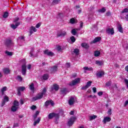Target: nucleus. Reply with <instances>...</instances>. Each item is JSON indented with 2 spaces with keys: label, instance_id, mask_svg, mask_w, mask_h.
<instances>
[{
  "label": "nucleus",
  "instance_id": "1",
  "mask_svg": "<svg viewBox=\"0 0 128 128\" xmlns=\"http://www.w3.org/2000/svg\"><path fill=\"white\" fill-rule=\"evenodd\" d=\"M46 88H44L42 92L38 94L36 96L32 98V102H36V100H38L42 98L44 94H46Z\"/></svg>",
  "mask_w": 128,
  "mask_h": 128
},
{
  "label": "nucleus",
  "instance_id": "2",
  "mask_svg": "<svg viewBox=\"0 0 128 128\" xmlns=\"http://www.w3.org/2000/svg\"><path fill=\"white\" fill-rule=\"evenodd\" d=\"M54 118H55L56 120H58L60 118V114L56 112H52L49 114L48 115V118H49V120H52Z\"/></svg>",
  "mask_w": 128,
  "mask_h": 128
},
{
  "label": "nucleus",
  "instance_id": "3",
  "mask_svg": "<svg viewBox=\"0 0 128 128\" xmlns=\"http://www.w3.org/2000/svg\"><path fill=\"white\" fill-rule=\"evenodd\" d=\"M80 78H76L70 82L69 86H76V84H80Z\"/></svg>",
  "mask_w": 128,
  "mask_h": 128
},
{
  "label": "nucleus",
  "instance_id": "4",
  "mask_svg": "<svg viewBox=\"0 0 128 128\" xmlns=\"http://www.w3.org/2000/svg\"><path fill=\"white\" fill-rule=\"evenodd\" d=\"M5 46L7 48H10V46H14V42L10 40H6L5 42Z\"/></svg>",
  "mask_w": 128,
  "mask_h": 128
},
{
  "label": "nucleus",
  "instance_id": "5",
  "mask_svg": "<svg viewBox=\"0 0 128 128\" xmlns=\"http://www.w3.org/2000/svg\"><path fill=\"white\" fill-rule=\"evenodd\" d=\"M66 36V32L63 30H60L57 32V38H60V36Z\"/></svg>",
  "mask_w": 128,
  "mask_h": 128
},
{
  "label": "nucleus",
  "instance_id": "6",
  "mask_svg": "<svg viewBox=\"0 0 128 128\" xmlns=\"http://www.w3.org/2000/svg\"><path fill=\"white\" fill-rule=\"evenodd\" d=\"M76 117H72L70 118V120L68 122V126H72V125L74 124V122H76Z\"/></svg>",
  "mask_w": 128,
  "mask_h": 128
},
{
  "label": "nucleus",
  "instance_id": "7",
  "mask_svg": "<svg viewBox=\"0 0 128 128\" xmlns=\"http://www.w3.org/2000/svg\"><path fill=\"white\" fill-rule=\"evenodd\" d=\"M10 100V98L8 96H5L2 101V103L1 104V106L2 107L4 104H6V102H8Z\"/></svg>",
  "mask_w": 128,
  "mask_h": 128
},
{
  "label": "nucleus",
  "instance_id": "8",
  "mask_svg": "<svg viewBox=\"0 0 128 128\" xmlns=\"http://www.w3.org/2000/svg\"><path fill=\"white\" fill-rule=\"evenodd\" d=\"M50 68V74H52L53 72H58V66H54Z\"/></svg>",
  "mask_w": 128,
  "mask_h": 128
},
{
  "label": "nucleus",
  "instance_id": "9",
  "mask_svg": "<svg viewBox=\"0 0 128 128\" xmlns=\"http://www.w3.org/2000/svg\"><path fill=\"white\" fill-rule=\"evenodd\" d=\"M50 104H51L52 106H54V101H52V100H47L45 102V106H48Z\"/></svg>",
  "mask_w": 128,
  "mask_h": 128
},
{
  "label": "nucleus",
  "instance_id": "10",
  "mask_svg": "<svg viewBox=\"0 0 128 128\" xmlns=\"http://www.w3.org/2000/svg\"><path fill=\"white\" fill-rule=\"evenodd\" d=\"M106 34H114V28H108L106 30Z\"/></svg>",
  "mask_w": 128,
  "mask_h": 128
},
{
  "label": "nucleus",
  "instance_id": "11",
  "mask_svg": "<svg viewBox=\"0 0 128 128\" xmlns=\"http://www.w3.org/2000/svg\"><path fill=\"white\" fill-rule=\"evenodd\" d=\"M68 92V91L66 88H62L60 89V94H63V96H66Z\"/></svg>",
  "mask_w": 128,
  "mask_h": 128
},
{
  "label": "nucleus",
  "instance_id": "12",
  "mask_svg": "<svg viewBox=\"0 0 128 128\" xmlns=\"http://www.w3.org/2000/svg\"><path fill=\"white\" fill-rule=\"evenodd\" d=\"M44 54L48 56H54V52H49L48 50H45L44 51Z\"/></svg>",
  "mask_w": 128,
  "mask_h": 128
},
{
  "label": "nucleus",
  "instance_id": "13",
  "mask_svg": "<svg viewBox=\"0 0 128 128\" xmlns=\"http://www.w3.org/2000/svg\"><path fill=\"white\" fill-rule=\"evenodd\" d=\"M26 74V66L23 64L22 66V74L24 76Z\"/></svg>",
  "mask_w": 128,
  "mask_h": 128
},
{
  "label": "nucleus",
  "instance_id": "14",
  "mask_svg": "<svg viewBox=\"0 0 128 128\" xmlns=\"http://www.w3.org/2000/svg\"><path fill=\"white\" fill-rule=\"evenodd\" d=\"M97 78H102L103 76H104V72L100 71L96 74Z\"/></svg>",
  "mask_w": 128,
  "mask_h": 128
},
{
  "label": "nucleus",
  "instance_id": "15",
  "mask_svg": "<svg viewBox=\"0 0 128 128\" xmlns=\"http://www.w3.org/2000/svg\"><path fill=\"white\" fill-rule=\"evenodd\" d=\"M110 120H112V118H110V117H105L104 118V120H103V122L104 124H106V122H110Z\"/></svg>",
  "mask_w": 128,
  "mask_h": 128
},
{
  "label": "nucleus",
  "instance_id": "16",
  "mask_svg": "<svg viewBox=\"0 0 128 128\" xmlns=\"http://www.w3.org/2000/svg\"><path fill=\"white\" fill-rule=\"evenodd\" d=\"M68 104L70 106H72L74 104V98L71 97L68 101Z\"/></svg>",
  "mask_w": 128,
  "mask_h": 128
},
{
  "label": "nucleus",
  "instance_id": "17",
  "mask_svg": "<svg viewBox=\"0 0 128 128\" xmlns=\"http://www.w3.org/2000/svg\"><path fill=\"white\" fill-rule=\"evenodd\" d=\"M81 46L82 48H90V46L86 42H84L81 44Z\"/></svg>",
  "mask_w": 128,
  "mask_h": 128
},
{
  "label": "nucleus",
  "instance_id": "18",
  "mask_svg": "<svg viewBox=\"0 0 128 128\" xmlns=\"http://www.w3.org/2000/svg\"><path fill=\"white\" fill-rule=\"evenodd\" d=\"M102 40V38L98 36L96 38L92 41L93 44H96V42H100Z\"/></svg>",
  "mask_w": 128,
  "mask_h": 128
},
{
  "label": "nucleus",
  "instance_id": "19",
  "mask_svg": "<svg viewBox=\"0 0 128 128\" xmlns=\"http://www.w3.org/2000/svg\"><path fill=\"white\" fill-rule=\"evenodd\" d=\"M118 32H122V33L124 32V29L122 28V26L121 24H118Z\"/></svg>",
  "mask_w": 128,
  "mask_h": 128
},
{
  "label": "nucleus",
  "instance_id": "20",
  "mask_svg": "<svg viewBox=\"0 0 128 128\" xmlns=\"http://www.w3.org/2000/svg\"><path fill=\"white\" fill-rule=\"evenodd\" d=\"M34 48H32L30 52V56H34Z\"/></svg>",
  "mask_w": 128,
  "mask_h": 128
},
{
  "label": "nucleus",
  "instance_id": "21",
  "mask_svg": "<svg viewBox=\"0 0 128 128\" xmlns=\"http://www.w3.org/2000/svg\"><path fill=\"white\" fill-rule=\"evenodd\" d=\"M18 107L17 106H12V108H11V110L12 112H16V110H18Z\"/></svg>",
  "mask_w": 128,
  "mask_h": 128
},
{
  "label": "nucleus",
  "instance_id": "22",
  "mask_svg": "<svg viewBox=\"0 0 128 128\" xmlns=\"http://www.w3.org/2000/svg\"><path fill=\"white\" fill-rule=\"evenodd\" d=\"M100 52L98 50H96L94 52V56H96V58H98V56H100Z\"/></svg>",
  "mask_w": 128,
  "mask_h": 128
},
{
  "label": "nucleus",
  "instance_id": "23",
  "mask_svg": "<svg viewBox=\"0 0 128 128\" xmlns=\"http://www.w3.org/2000/svg\"><path fill=\"white\" fill-rule=\"evenodd\" d=\"M4 92H6V86H4L1 89V92L2 96L4 94Z\"/></svg>",
  "mask_w": 128,
  "mask_h": 128
},
{
  "label": "nucleus",
  "instance_id": "24",
  "mask_svg": "<svg viewBox=\"0 0 128 128\" xmlns=\"http://www.w3.org/2000/svg\"><path fill=\"white\" fill-rule=\"evenodd\" d=\"M24 90H26L25 86H20V87H18L17 88V90H19L20 92H24Z\"/></svg>",
  "mask_w": 128,
  "mask_h": 128
},
{
  "label": "nucleus",
  "instance_id": "25",
  "mask_svg": "<svg viewBox=\"0 0 128 128\" xmlns=\"http://www.w3.org/2000/svg\"><path fill=\"white\" fill-rule=\"evenodd\" d=\"M73 52L75 54L76 56H78V54H80V50L78 48H75L73 51Z\"/></svg>",
  "mask_w": 128,
  "mask_h": 128
},
{
  "label": "nucleus",
  "instance_id": "26",
  "mask_svg": "<svg viewBox=\"0 0 128 128\" xmlns=\"http://www.w3.org/2000/svg\"><path fill=\"white\" fill-rule=\"evenodd\" d=\"M3 72L4 74H10V69L8 68H5L3 70Z\"/></svg>",
  "mask_w": 128,
  "mask_h": 128
},
{
  "label": "nucleus",
  "instance_id": "27",
  "mask_svg": "<svg viewBox=\"0 0 128 128\" xmlns=\"http://www.w3.org/2000/svg\"><path fill=\"white\" fill-rule=\"evenodd\" d=\"M53 88H54V90H58L59 88H60V86L56 84H55L53 86Z\"/></svg>",
  "mask_w": 128,
  "mask_h": 128
},
{
  "label": "nucleus",
  "instance_id": "28",
  "mask_svg": "<svg viewBox=\"0 0 128 128\" xmlns=\"http://www.w3.org/2000/svg\"><path fill=\"white\" fill-rule=\"evenodd\" d=\"M40 118H38V119L36 121H34V126H36V124H40Z\"/></svg>",
  "mask_w": 128,
  "mask_h": 128
},
{
  "label": "nucleus",
  "instance_id": "29",
  "mask_svg": "<svg viewBox=\"0 0 128 128\" xmlns=\"http://www.w3.org/2000/svg\"><path fill=\"white\" fill-rule=\"evenodd\" d=\"M106 10L104 8H102V9H100L98 10V12H101L102 14H104V12H106Z\"/></svg>",
  "mask_w": 128,
  "mask_h": 128
},
{
  "label": "nucleus",
  "instance_id": "30",
  "mask_svg": "<svg viewBox=\"0 0 128 128\" xmlns=\"http://www.w3.org/2000/svg\"><path fill=\"white\" fill-rule=\"evenodd\" d=\"M97 116H95V115L90 116L89 120H96V118Z\"/></svg>",
  "mask_w": 128,
  "mask_h": 128
},
{
  "label": "nucleus",
  "instance_id": "31",
  "mask_svg": "<svg viewBox=\"0 0 128 128\" xmlns=\"http://www.w3.org/2000/svg\"><path fill=\"white\" fill-rule=\"evenodd\" d=\"M42 78L44 80H48V74H44L42 76Z\"/></svg>",
  "mask_w": 128,
  "mask_h": 128
},
{
  "label": "nucleus",
  "instance_id": "32",
  "mask_svg": "<svg viewBox=\"0 0 128 128\" xmlns=\"http://www.w3.org/2000/svg\"><path fill=\"white\" fill-rule=\"evenodd\" d=\"M5 54H7V56H12V54H14L12 52H10L8 50H6L5 52Z\"/></svg>",
  "mask_w": 128,
  "mask_h": 128
},
{
  "label": "nucleus",
  "instance_id": "33",
  "mask_svg": "<svg viewBox=\"0 0 128 128\" xmlns=\"http://www.w3.org/2000/svg\"><path fill=\"white\" fill-rule=\"evenodd\" d=\"M84 70H88L89 72H90L92 70V68H88V66H85L84 68Z\"/></svg>",
  "mask_w": 128,
  "mask_h": 128
},
{
  "label": "nucleus",
  "instance_id": "34",
  "mask_svg": "<svg viewBox=\"0 0 128 128\" xmlns=\"http://www.w3.org/2000/svg\"><path fill=\"white\" fill-rule=\"evenodd\" d=\"M14 106H20V102L16 100H15L14 102V104H13Z\"/></svg>",
  "mask_w": 128,
  "mask_h": 128
},
{
  "label": "nucleus",
  "instance_id": "35",
  "mask_svg": "<svg viewBox=\"0 0 128 128\" xmlns=\"http://www.w3.org/2000/svg\"><path fill=\"white\" fill-rule=\"evenodd\" d=\"M60 0H54L52 2V4H60Z\"/></svg>",
  "mask_w": 128,
  "mask_h": 128
},
{
  "label": "nucleus",
  "instance_id": "36",
  "mask_svg": "<svg viewBox=\"0 0 128 128\" xmlns=\"http://www.w3.org/2000/svg\"><path fill=\"white\" fill-rule=\"evenodd\" d=\"M40 114V112H38V110H37L36 112V114L34 115L33 118H34V120H36V118H38V116Z\"/></svg>",
  "mask_w": 128,
  "mask_h": 128
},
{
  "label": "nucleus",
  "instance_id": "37",
  "mask_svg": "<svg viewBox=\"0 0 128 128\" xmlns=\"http://www.w3.org/2000/svg\"><path fill=\"white\" fill-rule=\"evenodd\" d=\"M30 88L31 90H34V83L32 82L31 83V84H30Z\"/></svg>",
  "mask_w": 128,
  "mask_h": 128
},
{
  "label": "nucleus",
  "instance_id": "38",
  "mask_svg": "<svg viewBox=\"0 0 128 128\" xmlns=\"http://www.w3.org/2000/svg\"><path fill=\"white\" fill-rule=\"evenodd\" d=\"M57 114H59L60 118V116H63V114H64V110H62V109H61L59 110V112Z\"/></svg>",
  "mask_w": 128,
  "mask_h": 128
},
{
  "label": "nucleus",
  "instance_id": "39",
  "mask_svg": "<svg viewBox=\"0 0 128 128\" xmlns=\"http://www.w3.org/2000/svg\"><path fill=\"white\" fill-rule=\"evenodd\" d=\"M16 79L19 82H22V78L20 76H18L17 78H16Z\"/></svg>",
  "mask_w": 128,
  "mask_h": 128
},
{
  "label": "nucleus",
  "instance_id": "40",
  "mask_svg": "<svg viewBox=\"0 0 128 128\" xmlns=\"http://www.w3.org/2000/svg\"><path fill=\"white\" fill-rule=\"evenodd\" d=\"M106 86L108 88V86H112V81H109L106 84Z\"/></svg>",
  "mask_w": 128,
  "mask_h": 128
},
{
  "label": "nucleus",
  "instance_id": "41",
  "mask_svg": "<svg viewBox=\"0 0 128 128\" xmlns=\"http://www.w3.org/2000/svg\"><path fill=\"white\" fill-rule=\"evenodd\" d=\"M96 64H98V66H102V62L100 60H96Z\"/></svg>",
  "mask_w": 128,
  "mask_h": 128
},
{
  "label": "nucleus",
  "instance_id": "42",
  "mask_svg": "<svg viewBox=\"0 0 128 128\" xmlns=\"http://www.w3.org/2000/svg\"><path fill=\"white\" fill-rule=\"evenodd\" d=\"M71 32L73 36H76V29L72 30Z\"/></svg>",
  "mask_w": 128,
  "mask_h": 128
},
{
  "label": "nucleus",
  "instance_id": "43",
  "mask_svg": "<svg viewBox=\"0 0 128 128\" xmlns=\"http://www.w3.org/2000/svg\"><path fill=\"white\" fill-rule=\"evenodd\" d=\"M8 16V12H5L3 15V18H6Z\"/></svg>",
  "mask_w": 128,
  "mask_h": 128
},
{
  "label": "nucleus",
  "instance_id": "44",
  "mask_svg": "<svg viewBox=\"0 0 128 128\" xmlns=\"http://www.w3.org/2000/svg\"><path fill=\"white\" fill-rule=\"evenodd\" d=\"M70 40H71V42H76V38L74 36H71L70 38Z\"/></svg>",
  "mask_w": 128,
  "mask_h": 128
},
{
  "label": "nucleus",
  "instance_id": "45",
  "mask_svg": "<svg viewBox=\"0 0 128 128\" xmlns=\"http://www.w3.org/2000/svg\"><path fill=\"white\" fill-rule=\"evenodd\" d=\"M128 12V8H124L123 10H122V14H124V13H126Z\"/></svg>",
  "mask_w": 128,
  "mask_h": 128
},
{
  "label": "nucleus",
  "instance_id": "46",
  "mask_svg": "<svg viewBox=\"0 0 128 128\" xmlns=\"http://www.w3.org/2000/svg\"><path fill=\"white\" fill-rule=\"evenodd\" d=\"M30 30H32L34 32H36L37 30L36 28L34 26H31Z\"/></svg>",
  "mask_w": 128,
  "mask_h": 128
},
{
  "label": "nucleus",
  "instance_id": "47",
  "mask_svg": "<svg viewBox=\"0 0 128 128\" xmlns=\"http://www.w3.org/2000/svg\"><path fill=\"white\" fill-rule=\"evenodd\" d=\"M92 82L89 81L88 82H87V84H86V86L90 88V86H92Z\"/></svg>",
  "mask_w": 128,
  "mask_h": 128
},
{
  "label": "nucleus",
  "instance_id": "48",
  "mask_svg": "<svg viewBox=\"0 0 128 128\" xmlns=\"http://www.w3.org/2000/svg\"><path fill=\"white\" fill-rule=\"evenodd\" d=\"M74 22H76V20H74V18H72L70 20V23L74 24Z\"/></svg>",
  "mask_w": 128,
  "mask_h": 128
},
{
  "label": "nucleus",
  "instance_id": "49",
  "mask_svg": "<svg viewBox=\"0 0 128 128\" xmlns=\"http://www.w3.org/2000/svg\"><path fill=\"white\" fill-rule=\"evenodd\" d=\"M87 88H88L86 85L85 86H83L81 88V89L82 90H86Z\"/></svg>",
  "mask_w": 128,
  "mask_h": 128
},
{
  "label": "nucleus",
  "instance_id": "50",
  "mask_svg": "<svg viewBox=\"0 0 128 128\" xmlns=\"http://www.w3.org/2000/svg\"><path fill=\"white\" fill-rule=\"evenodd\" d=\"M10 26H11L12 28H13V30H16V28H18L16 26V25H14V24H11Z\"/></svg>",
  "mask_w": 128,
  "mask_h": 128
},
{
  "label": "nucleus",
  "instance_id": "51",
  "mask_svg": "<svg viewBox=\"0 0 128 128\" xmlns=\"http://www.w3.org/2000/svg\"><path fill=\"white\" fill-rule=\"evenodd\" d=\"M31 110H36V106H34V105H32L31 108H30Z\"/></svg>",
  "mask_w": 128,
  "mask_h": 128
},
{
  "label": "nucleus",
  "instance_id": "52",
  "mask_svg": "<svg viewBox=\"0 0 128 128\" xmlns=\"http://www.w3.org/2000/svg\"><path fill=\"white\" fill-rule=\"evenodd\" d=\"M124 82L125 84H126L127 88H128V79H124Z\"/></svg>",
  "mask_w": 128,
  "mask_h": 128
},
{
  "label": "nucleus",
  "instance_id": "53",
  "mask_svg": "<svg viewBox=\"0 0 128 128\" xmlns=\"http://www.w3.org/2000/svg\"><path fill=\"white\" fill-rule=\"evenodd\" d=\"M40 26H42V23H38V24H36V28H40Z\"/></svg>",
  "mask_w": 128,
  "mask_h": 128
},
{
  "label": "nucleus",
  "instance_id": "54",
  "mask_svg": "<svg viewBox=\"0 0 128 128\" xmlns=\"http://www.w3.org/2000/svg\"><path fill=\"white\" fill-rule=\"evenodd\" d=\"M88 98H96V95H90L89 96H88Z\"/></svg>",
  "mask_w": 128,
  "mask_h": 128
},
{
  "label": "nucleus",
  "instance_id": "55",
  "mask_svg": "<svg viewBox=\"0 0 128 128\" xmlns=\"http://www.w3.org/2000/svg\"><path fill=\"white\" fill-rule=\"evenodd\" d=\"M92 90H93L94 94H96V87H94L92 88Z\"/></svg>",
  "mask_w": 128,
  "mask_h": 128
},
{
  "label": "nucleus",
  "instance_id": "56",
  "mask_svg": "<svg viewBox=\"0 0 128 128\" xmlns=\"http://www.w3.org/2000/svg\"><path fill=\"white\" fill-rule=\"evenodd\" d=\"M18 38L20 40H24V36H20V37H18Z\"/></svg>",
  "mask_w": 128,
  "mask_h": 128
},
{
  "label": "nucleus",
  "instance_id": "57",
  "mask_svg": "<svg viewBox=\"0 0 128 128\" xmlns=\"http://www.w3.org/2000/svg\"><path fill=\"white\" fill-rule=\"evenodd\" d=\"M102 92H98V96H102Z\"/></svg>",
  "mask_w": 128,
  "mask_h": 128
},
{
  "label": "nucleus",
  "instance_id": "58",
  "mask_svg": "<svg viewBox=\"0 0 128 128\" xmlns=\"http://www.w3.org/2000/svg\"><path fill=\"white\" fill-rule=\"evenodd\" d=\"M57 50H58V52L62 50V47L60 46H58V47H57Z\"/></svg>",
  "mask_w": 128,
  "mask_h": 128
},
{
  "label": "nucleus",
  "instance_id": "59",
  "mask_svg": "<svg viewBox=\"0 0 128 128\" xmlns=\"http://www.w3.org/2000/svg\"><path fill=\"white\" fill-rule=\"evenodd\" d=\"M108 114L110 116L112 114V109H109Z\"/></svg>",
  "mask_w": 128,
  "mask_h": 128
},
{
  "label": "nucleus",
  "instance_id": "60",
  "mask_svg": "<svg viewBox=\"0 0 128 128\" xmlns=\"http://www.w3.org/2000/svg\"><path fill=\"white\" fill-rule=\"evenodd\" d=\"M20 20V18H16L14 19V22H18V20Z\"/></svg>",
  "mask_w": 128,
  "mask_h": 128
},
{
  "label": "nucleus",
  "instance_id": "61",
  "mask_svg": "<svg viewBox=\"0 0 128 128\" xmlns=\"http://www.w3.org/2000/svg\"><path fill=\"white\" fill-rule=\"evenodd\" d=\"M20 22H16V23L15 26L18 28V26H20Z\"/></svg>",
  "mask_w": 128,
  "mask_h": 128
},
{
  "label": "nucleus",
  "instance_id": "62",
  "mask_svg": "<svg viewBox=\"0 0 128 128\" xmlns=\"http://www.w3.org/2000/svg\"><path fill=\"white\" fill-rule=\"evenodd\" d=\"M106 16H110V12H108L106 13Z\"/></svg>",
  "mask_w": 128,
  "mask_h": 128
},
{
  "label": "nucleus",
  "instance_id": "63",
  "mask_svg": "<svg viewBox=\"0 0 128 128\" xmlns=\"http://www.w3.org/2000/svg\"><path fill=\"white\" fill-rule=\"evenodd\" d=\"M125 18L127 22H128V14H126L125 16Z\"/></svg>",
  "mask_w": 128,
  "mask_h": 128
},
{
  "label": "nucleus",
  "instance_id": "64",
  "mask_svg": "<svg viewBox=\"0 0 128 128\" xmlns=\"http://www.w3.org/2000/svg\"><path fill=\"white\" fill-rule=\"evenodd\" d=\"M125 70L128 72V66H126L125 68Z\"/></svg>",
  "mask_w": 128,
  "mask_h": 128
}]
</instances>
